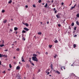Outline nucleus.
Returning a JSON list of instances; mask_svg holds the SVG:
<instances>
[{"label": "nucleus", "instance_id": "4c0bfd02", "mask_svg": "<svg viewBox=\"0 0 79 79\" xmlns=\"http://www.w3.org/2000/svg\"><path fill=\"white\" fill-rule=\"evenodd\" d=\"M58 26L59 27H60L61 26V25H60V24H58Z\"/></svg>", "mask_w": 79, "mask_h": 79}, {"label": "nucleus", "instance_id": "f03ea898", "mask_svg": "<svg viewBox=\"0 0 79 79\" xmlns=\"http://www.w3.org/2000/svg\"><path fill=\"white\" fill-rule=\"evenodd\" d=\"M60 14L59 13L58 15H56V17H57V18H60Z\"/></svg>", "mask_w": 79, "mask_h": 79}, {"label": "nucleus", "instance_id": "0eeeda50", "mask_svg": "<svg viewBox=\"0 0 79 79\" xmlns=\"http://www.w3.org/2000/svg\"><path fill=\"white\" fill-rule=\"evenodd\" d=\"M55 72L56 73H57L58 74H60V72H59L58 71H56Z\"/></svg>", "mask_w": 79, "mask_h": 79}, {"label": "nucleus", "instance_id": "7c9ffc66", "mask_svg": "<svg viewBox=\"0 0 79 79\" xmlns=\"http://www.w3.org/2000/svg\"><path fill=\"white\" fill-rule=\"evenodd\" d=\"M2 44H4V40H2Z\"/></svg>", "mask_w": 79, "mask_h": 79}, {"label": "nucleus", "instance_id": "a19ab883", "mask_svg": "<svg viewBox=\"0 0 79 79\" xmlns=\"http://www.w3.org/2000/svg\"><path fill=\"white\" fill-rule=\"evenodd\" d=\"M77 36V35H75L74 36V37H76Z\"/></svg>", "mask_w": 79, "mask_h": 79}, {"label": "nucleus", "instance_id": "9d476101", "mask_svg": "<svg viewBox=\"0 0 79 79\" xmlns=\"http://www.w3.org/2000/svg\"><path fill=\"white\" fill-rule=\"evenodd\" d=\"M3 46H5V45L4 44H1L0 45V47H3Z\"/></svg>", "mask_w": 79, "mask_h": 79}, {"label": "nucleus", "instance_id": "cd10ccee", "mask_svg": "<svg viewBox=\"0 0 79 79\" xmlns=\"http://www.w3.org/2000/svg\"><path fill=\"white\" fill-rule=\"evenodd\" d=\"M33 7H34V8H35V7H36V6H35V5H33Z\"/></svg>", "mask_w": 79, "mask_h": 79}, {"label": "nucleus", "instance_id": "37998d69", "mask_svg": "<svg viewBox=\"0 0 79 79\" xmlns=\"http://www.w3.org/2000/svg\"><path fill=\"white\" fill-rule=\"evenodd\" d=\"M23 40L24 41L26 40V39L25 38H23Z\"/></svg>", "mask_w": 79, "mask_h": 79}, {"label": "nucleus", "instance_id": "8fccbe9b", "mask_svg": "<svg viewBox=\"0 0 79 79\" xmlns=\"http://www.w3.org/2000/svg\"><path fill=\"white\" fill-rule=\"evenodd\" d=\"M53 10H54V11H55V10H56V9H55V8H54Z\"/></svg>", "mask_w": 79, "mask_h": 79}, {"label": "nucleus", "instance_id": "79ce46f5", "mask_svg": "<svg viewBox=\"0 0 79 79\" xmlns=\"http://www.w3.org/2000/svg\"><path fill=\"white\" fill-rule=\"evenodd\" d=\"M26 66H27V67H28H28H29V64H26Z\"/></svg>", "mask_w": 79, "mask_h": 79}, {"label": "nucleus", "instance_id": "09e8293b", "mask_svg": "<svg viewBox=\"0 0 79 79\" xmlns=\"http://www.w3.org/2000/svg\"><path fill=\"white\" fill-rule=\"evenodd\" d=\"M29 61H30V62L31 63H32V61H31V60H29Z\"/></svg>", "mask_w": 79, "mask_h": 79}, {"label": "nucleus", "instance_id": "a211bd4d", "mask_svg": "<svg viewBox=\"0 0 79 79\" xmlns=\"http://www.w3.org/2000/svg\"><path fill=\"white\" fill-rule=\"evenodd\" d=\"M12 2V1L11 0H10L9 2H8V3H11Z\"/></svg>", "mask_w": 79, "mask_h": 79}, {"label": "nucleus", "instance_id": "b1692460", "mask_svg": "<svg viewBox=\"0 0 79 79\" xmlns=\"http://www.w3.org/2000/svg\"><path fill=\"white\" fill-rule=\"evenodd\" d=\"M49 69H47L46 71V73H48V71H49Z\"/></svg>", "mask_w": 79, "mask_h": 79}, {"label": "nucleus", "instance_id": "c9c22d12", "mask_svg": "<svg viewBox=\"0 0 79 79\" xmlns=\"http://www.w3.org/2000/svg\"><path fill=\"white\" fill-rule=\"evenodd\" d=\"M57 10H55V12H54V13H57Z\"/></svg>", "mask_w": 79, "mask_h": 79}, {"label": "nucleus", "instance_id": "5fc2aeb1", "mask_svg": "<svg viewBox=\"0 0 79 79\" xmlns=\"http://www.w3.org/2000/svg\"><path fill=\"white\" fill-rule=\"evenodd\" d=\"M13 58H14V59H15V58H16V57L14 56V57H13Z\"/></svg>", "mask_w": 79, "mask_h": 79}, {"label": "nucleus", "instance_id": "9b49d317", "mask_svg": "<svg viewBox=\"0 0 79 79\" xmlns=\"http://www.w3.org/2000/svg\"><path fill=\"white\" fill-rule=\"evenodd\" d=\"M2 56L3 57V56H5V57L6 58H7V55H2Z\"/></svg>", "mask_w": 79, "mask_h": 79}, {"label": "nucleus", "instance_id": "a878e982", "mask_svg": "<svg viewBox=\"0 0 79 79\" xmlns=\"http://www.w3.org/2000/svg\"><path fill=\"white\" fill-rule=\"evenodd\" d=\"M9 67L10 68H11V67H12V66H11V64H9Z\"/></svg>", "mask_w": 79, "mask_h": 79}, {"label": "nucleus", "instance_id": "2eb2a0df", "mask_svg": "<svg viewBox=\"0 0 79 79\" xmlns=\"http://www.w3.org/2000/svg\"><path fill=\"white\" fill-rule=\"evenodd\" d=\"M7 21V20H5L4 21L3 23H6Z\"/></svg>", "mask_w": 79, "mask_h": 79}, {"label": "nucleus", "instance_id": "49530a36", "mask_svg": "<svg viewBox=\"0 0 79 79\" xmlns=\"http://www.w3.org/2000/svg\"><path fill=\"white\" fill-rule=\"evenodd\" d=\"M10 31H11V32H12V31H13V30H12L11 29H10Z\"/></svg>", "mask_w": 79, "mask_h": 79}, {"label": "nucleus", "instance_id": "c85d7f7f", "mask_svg": "<svg viewBox=\"0 0 79 79\" xmlns=\"http://www.w3.org/2000/svg\"><path fill=\"white\" fill-rule=\"evenodd\" d=\"M76 28H77V27H74V30H75V31H76Z\"/></svg>", "mask_w": 79, "mask_h": 79}, {"label": "nucleus", "instance_id": "4d7b16f0", "mask_svg": "<svg viewBox=\"0 0 79 79\" xmlns=\"http://www.w3.org/2000/svg\"><path fill=\"white\" fill-rule=\"evenodd\" d=\"M53 0H52V1H51L52 3H53Z\"/></svg>", "mask_w": 79, "mask_h": 79}, {"label": "nucleus", "instance_id": "20e7f679", "mask_svg": "<svg viewBox=\"0 0 79 79\" xmlns=\"http://www.w3.org/2000/svg\"><path fill=\"white\" fill-rule=\"evenodd\" d=\"M23 29L26 31H29V29L26 27L24 28Z\"/></svg>", "mask_w": 79, "mask_h": 79}, {"label": "nucleus", "instance_id": "13d9d810", "mask_svg": "<svg viewBox=\"0 0 79 79\" xmlns=\"http://www.w3.org/2000/svg\"><path fill=\"white\" fill-rule=\"evenodd\" d=\"M52 7H55V5H52Z\"/></svg>", "mask_w": 79, "mask_h": 79}, {"label": "nucleus", "instance_id": "3c124183", "mask_svg": "<svg viewBox=\"0 0 79 79\" xmlns=\"http://www.w3.org/2000/svg\"><path fill=\"white\" fill-rule=\"evenodd\" d=\"M50 74V72H48V73H47L48 75V74Z\"/></svg>", "mask_w": 79, "mask_h": 79}, {"label": "nucleus", "instance_id": "864d4df0", "mask_svg": "<svg viewBox=\"0 0 79 79\" xmlns=\"http://www.w3.org/2000/svg\"><path fill=\"white\" fill-rule=\"evenodd\" d=\"M2 73H5V71H4L2 72Z\"/></svg>", "mask_w": 79, "mask_h": 79}, {"label": "nucleus", "instance_id": "c756f323", "mask_svg": "<svg viewBox=\"0 0 79 79\" xmlns=\"http://www.w3.org/2000/svg\"><path fill=\"white\" fill-rule=\"evenodd\" d=\"M5 11V10H2V13H4Z\"/></svg>", "mask_w": 79, "mask_h": 79}, {"label": "nucleus", "instance_id": "473e14b6", "mask_svg": "<svg viewBox=\"0 0 79 79\" xmlns=\"http://www.w3.org/2000/svg\"><path fill=\"white\" fill-rule=\"evenodd\" d=\"M76 6H77V5L76 4H75L74 6V7L75 8V7H76Z\"/></svg>", "mask_w": 79, "mask_h": 79}, {"label": "nucleus", "instance_id": "f8f14e48", "mask_svg": "<svg viewBox=\"0 0 79 79\" xmlns=\"http://www.w3.org/2000/svg\"><path fill=\"white\" fill-rule=\"evenodd\" d=\"M24 25H26V26H29V24L27 23H26V24H24Z\"/></svg>", "mask_w": 79, "mask_h": 79}, {"label": "nucleus", "instance_id": "e2e57ef3", "mask_svg": "<svg viewBox=\"0 0 79 79\" xmlns=\"http://www.w3.org/2000/svg\"><path fill=\"white\" fill-rule=\"evenodd\" d=\"M32 79H35V78L34 77H33L32 78Z\"/></svg>", "mask_w": 79, "mask_h": 79}, {"label": "nucleus", "instance_id": "39448f33", "mask_svg": "<svg viewBox=\"0 0 79 79\" xmlns=\"http://www.w3.org/2000/svg\"><path fill=\"white\" fill-rule=\"evenodd\" d=\"M20 69V67H19V66H18L17 67L16 69L18 70V69Z\"/></svg>", "mask_w": 79, "mask_h": 79}, {"label": "nucleus", "instance_id": "393cba45", "mask_svg": "<svg viewBox=\"0 0 79 79\" xmlns=\"http://www.w3.org/2000/svg\"><path fill=\"white\" fill-rule=\"evenodd\" d=\"M49 48H51V47H52V45H49Z\"/></svg>", "mask_w": 79, "mask_h": 79}, {"label": "nucleus", "instance_id": "aec40b11", "mask_svg": "<svg viewBox=\"0 0 79 79\" xmlns=\"http://www.w3.org/2000/svg\"><path fill=\"white\" fill-rule=\"evenodd\" d=\"M26 31H25L24 30H23L22 31V33H26Z\"/></svg>", "mask_w": 79, "mask_h": 79}, {"label": "nucleus", "instance_id": "338daca9", "mask_svg": "<svg viewBox=\"0 0 79 79\" xmlns=\"http://www.w3.org/2000/svg\"><path fill=\"white\" fill-rule=\"evenodd\" d=\"M40 23L41 24H42V22H40Z\"/></svg>", "mask_w": 79, "mask_h": 79}, {"label": "nucleus", "instance_id": "bf43d9fd", "mask_svg": "<svg viewBox=\"0 0 79 79\" xmlns=\"http://www.w3.org/2000/svg\"><path fill=\"white\" fill-rule=\"evenodd\" d=\"M62 68H63V67H61V69L62 71H63V69H62Z\"/></svg>", "mask_w": 79, "mask_h": 79}, {"label": "nucleus", "instance_id": "052dcab7", "mask_svg": "<svg viewBox=\"0 0 79 79\" xmlns=\"http://www.w3.org/2000/svg\"><path fill=\"white\" fill-rule=\"evenodd\" d=\"M46 55H48V52H46Z\"/></svg>", "mask_w": 79, "mask_h": 79}, {"label": "nucleus", "instance_id": "7ed1b4c3", "mask_svg": "<svg viewBox=\"0 0 79 79\" xmlns=\"http://www.w3.org/2000/svg\"><path fill=\"white\" fill-rule=\"evenodd\" d=\"M21 58H22V61L23 62H26V61L24 60V56H22Z\"/></svg>", "mask_w": 79, "mask_h": 79}, {"label": "nucleus", "instance_id": "423d86ee", "mask_svg": "<svg viewBox=\"0 0 79 79\" xmlns=\"http://www.w3.org/2000/svg\"><path fill=\"white\" fill-rule=\"evenodd\" d=\"M51 69H53V65L52 64H51Z\"/></svg>", "mask_w": 79, "mask_h": 79}, {"label": "nucleus", "instance_id": "ddd939ff", "mask_svg": "<svg viewBox=\"0 0 79 79\" xmlns=\"http://www.w3.org/2000/svg\"><path fill=\"white\" fill-rule=\"evenodd\" d=\"M17 29H18V28H17V27H15L14 28L15 31H17Z\"/></svg>", "mask_w": 79, "mask_h": 79}, {"label": "nucleus", "instance_id": "6ab92c4d", "mask_svg": "<svg viewBox=\"0 0 79 79\" xmlns=\"http://www.w3.org/2000/svg\"><path fill=\"white\" fill-rule=\"evenodd\" d=\"M76 45L75 44H73V48H76Z\"/></svg>", "mask_w": 79, "mask_h": 79}, {"label": "nucleus", "instance_id": "f704fd0d", "mask_svg": "<svg viewBox=\"0 0 79 79\" xmlns=\"http://www.w3.org/2000/svg\"><path fill=\"white\" fill-rule=\"evenodd\" d=\"M2 55L1 54H0V58H2Z\"/></svg>", "mask_w": 79, "mask_h": 79}, {"label": "nucleus", "instance_id": "a18cd8bd", "mask_svg": "<svg viewBox=\"0 0 79 79\" xmlns=\"http://www.w3.org/2000/svg\"><path fill=\"white\" fill-rule=\"evenodd\" d=\"M7 51H8V49L4 50V52H7Z\"/></svg>", "mask_w": 79, "mask_h": 79}, {"label": "nucleus", "instance_id": "f3484780", "mask_svg": "<svg viewBox=\"0 0 79 79\" xmlns=\"http://www.w3.org/2000/svg\"><path fill=\"white\" fill-rule=\"evenodd\" d=\"M74 25V23H72L71 24V26H73Z\"/></svg>", "mask_w": 79, "mask_h": 79}, {"label": "nucleus", "instance_id": "2f4dec72", "mask_svg": "<svg viewBox=\"0 0 79 79\" xmlns=\"http://www.w3.org/2000/svg\"><path fill=\"white\" fill-rule=\"evenodd\" d=\"M16 50H17V51H19V48H17L16 49Z\"/></svg>", "mask_w": 79, "mask_h": 79}, {"label": "nucleus", "instance_id": "bb28decb", "mask_svg": "<svg viewBox=\"0 0 79 79\" xmlns=\"http://www.w3.org/2000/svg\"><path fill=\"white\" fill-rule=\"evenodd\" d=\"M42 1L41 0H39L38 1V3H41Z\"/></svg>", "mask_w": 79, "mask_h": 79}, {"label": "nucleus", "instance_id": "1a4fd4ad", "mask_svg": "<svg viewBox=\"0 0 79 79\" xmlns=\"http://www.w3.org/2000/svg\"><path fill=\"white\" fill-rule=\"evenodd\" d=\"M76 24L77 25H78V26H79V22H78V21H76Z\"/></svg>", "mask_w": 79, "mask_h": 79}, {"label": "nucleus", "instance_id": "72a5a7b5", "mask_svg": "<svg viewBox=\"0 0 79 79\" xmlns=\"http://www.w3.org/2000/svg\"><path fill=\"white\" fill-rule=\"evenodd\" d=\"M31 64H32V65H33V66H35L34 64V63H33L31 62Z\"/></svg>", "mask_w": 79, "mask_h": 79}, {"label": "nucleus", "instance_id": "603ef678", "mask_svg": "<svg viewBox=\"0 0 79 79\" xmlns=\"http://www.w3.org/2000/svg\"><path fill=\"white\" fill-rule=\"evenodd\" d=\"M47 24H49V22H47Z\"/></svg>", "mask_w": 79, "mask_h": 79}, {"label": "nucleus", "instance_id": "e433bc0d", "mask_svg": "<svg viewBox=\"0 0 79 79\" xmlns=\"http://www.w3.org/2000/svg\"><path fill=\"white\" fill-rule=\"evenodd\" d=\"M39 72H40V69H39L38 70V73H39Z\"/></svg>", "mask_w": 79, "mask_h": 79}, {"label": "nucleus", "instance_id": "de8ad7c7", "mask_svg": "<svg viewBox=\"0 0 79 79\" xmlns=\"http://www.w3.org/2000/svg\"><path fill=\"white\" fill-rule=\"evenodd\" d=\"M62 68L64 69H65V67H62Z\"/></svg>", "mask_w": 79, "mask_h": 79}, {"label": "nucleus", "instance_id": "ea45409f", "mask_svg": "<svg viewBox=\"0 0 79 79\" xmlns=\"http://www.w3.org/2000/svg\"><path fill=\"white\" fill-rule=\"evenodd\" d=\"M61 5H64V3L63 2H62L61 3Z\"/></svg>", "mask_w": 79, "mask_h": 79}, {"label": "nucleus", "instance_id": "4be33fe9", "mask_svg": "<svg viewBox=\"0 0 79 79\" xmlns=\"http://www.w3.org/2000/svg\"><path fill=\"white\" fill-rule=\"evenodd\" d=\"M74 7L73 6H72L71 7L70 9L71 10H73V9H74Z\"/></svg>", "mask_w": 79, "mask_h": 79}, {"label": "nucleus", "instance_id": "69168bd1", "mask_svg": "<svg viewBox=\"0 0 79 79\" xmlns=\"http://www.w3.org/2000/svg\"><path fill=\"white\" fill-rule=\"evenodd\" d=\"M42 5H44V3H42Z\"/></svg>", "mask_w": 79, "mask_h": 79}, {"label": "nucleus", "instance_id": "680f3d73", "mask_svg": "<svg viewBox=\"0 0 79 79\" xmlns=\"http://www.w3.org/2000/svg\"><path fill=\"white\" fill-rule=\"evenodd\" d=\"M11 21H13V19H11Z\"/></svg>", "mask_w": 79, "mask_h": 79}, {"label": "nucleus", "instance_id": "774afa93", "mask_svg": "<svg viewBox=\"0 0 79 79\" xmlns=\"http://www.w3.org/2000/svg\"><path fill=\"white\" fill-rule=\"evenodd\" d=\"M70 5H71V4H70V5H69V6H70Z\"/></svg>", "mask_w": 79, "mask_h": 79}, {"label": "nucleus", "instance_id": "6e6552de", "mask_svg": "<svg viewBox=\"0 0 79 79\" xmlns=\"http://www.w3.org/2000/svg\"><path fill=\"white\" fill-rule=\"evenodd\" d=\"M54 43H58V40H55L54 41Z\"/></svg>", "mask_w": 79, "mask_h": 79}, {"label": "nucleus", "instance_id": "58836bf2", "mask_svg": "<svg viewBox=\"0 0 79 79\" xmlns=\"http://www.w3.org/2000/svg\"><path fill=\"white\" fill-rule=\"evenodd\" d=\"M69 29H70V30H71V27H69Z\"/></svg>", "mask_w": 79, "mask_h": 79}, {"label": "nucleus", "instance_id": "6e6d98bb", "mask_svg": "<svg viewBox=\"0 0 79 79\" xmlns=\"http://www.w3.org/2000/svg\"><path fill=\"white\" fill-rule=\"evenodd\" d=\"M63 23H64V24H65V22H64V21H63Z\"/></svg>", "mask_w": 79, "mask_h": 79}, {"label": "nucleus", "instance_id": "412c9836", "mask_svg": "<svg viewBox=\"0 0 79 79\" xmlns=\"http://www.w3.org/2000/svg\"><path fill=\"white\" fill-rule=\"evenodd\" d=\"M47 6H48V4L47 3H46L45 5L44 6V7H46Z\"/></svg>", "mask_w": 79, "mask_h": 79}, {"label": "nucleus", "instance_id": "f257e3e1", "mask_svg": "<svg viewBox=\"0 0 79 79\" xmlns=\"http://www.w3.org/2000/svg\"><path fill=\"white\" fill-rule=\"evenodd\" d=\"M32 58L33 61H36V62H37V61H38V60L37 59V58L35 56L33 57H32Z\"/></svg>", "mask_w": 79, "mask_h": 79}, {"label": "nucleus", "instance_id": "0e129e2a", "mask_svg": "<svg viewBox=\"0 0 79 79\" xmlns=\"http://www.w3.org/2000/svg\"><path fill=\"white\" fill-rule=\"evenodd\" d=\"M0 65H1V61H0Z\"/></svg>", "mask_w": 79, "mask_h": 79}, {"label": "nucleus", "instance_id": "dca6fc26", "mask_svg": "<svg viewBox=\"0 0 79 79\" xmlns=\"http://www.w3.org/2000/svg\"><path fill=\"white\" fill-rule=\"evenodd\" d=\"M33 56H37V55L35 54H34L33 55Z\"/></svg>", "mask_w": 79, "mask_h": 79}, {"label": "nucleus", "instance_id": "4468645a", "mask_svg": "<svg viewBox=\"0 0 79 79\" xmlns=\"http://www.w3.org/2000/svg\"><path fill=\"white\" fill-rule=\"evenodd\" d=\"M38 35H41V34H42V32H39L38 33Z\"/></svg>", "mask_w": 79, "mask_h": 79}, {"label": "nucleus", "instance_id": "5701e85b", "mask_svg": "<svg viewBox=\"0 0 79 79\" xmlns=\"http://www.w3.org/2000/svg\"><path fill=\"white\" fill-rule=\"evenodd\" d=\"M56 56H58V55H55V56H54V58H56Z\"/></svg>", "mask_w": 79, "mask_h": 79}, {"label": "nucleus", "instance_id": "c03bdc74", "mask_svg": "<svg viewBox=\"0 0 79 79\" xmlns=\"http://www.w3.org/2000/svg\"><path fill=\"white\" fill-rule=\"evenodd\" d=\"M25 7H26V8H28V6L26 5L25 6Z\"/></svg>", "mask_w": 79, "mask_h": 79}]
</instances>
